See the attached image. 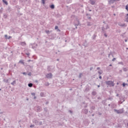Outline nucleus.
Wrapping results in <instances>:
<instances>
[{
	"label": "nucleus",
	"instance_id": "1",
	"mask_svg": "<svg viewBox=\"0 0 128 128\" xmlns=\"http://www.w3.org/2000/svg\"><path fill=\"white\" fill-rule=\"evenodd\" d=\"M106 84H108V86H114V82H112V81L106 82Z\"/></svg>",
	"mask_w": 128,
	"mask_h": 128
},
{
	"label": "nucleus",
	"instance_id": "2",
	"mask_svg": "<svg viewBox=\"0 0 128 128\" xmlns=\"http://www.w3.org/2000/svg\"><path fill=\"white\" fill-rule=\"evenodd\" d=\"M47 78H52V74H48L46 75Z\"/></svg>",
	"mask_w": 128,
	"mask_h": 128
},
{
	"label": "nucleus",
	"instance_id": "3",
	"mask_svg": "<svg viewBox=\"0 0 128 128\" xmlns=\"http://www.w3.org/2000/svg\"><path fill=\"white\" fill-rule=\"evenodd\" d=\"M115 112H116L117 114H122V111L120 110H115Z\"/></svg>",
	"mask_w": 128,
	"mask_h": 128
},
{
	"label": "nucleus",
	"instance_id": "4",
	"mask_svg": "<svg viewBox=\"0 0 128 128\" xmlns=\"http://www.w3.org/2000/svg\"><path fill=\"white\" fill-rule=\"evenodd\" d=\"M114 0H110L108 2V4H114Z\"/></svg>",
	"mask_w": 128,
	"mask_h": 128
},
{
	"label": "nucleus",
	"instance_id": "5",
	"mask_svg": "<svg viewBox=\"0 0 128 128\" xmlns=\"http://www.w3.org/2000/svg\"><path fill=\"white\" fill-rule=\"evenodd\" d=\"M20 44L21 46H26V42H21L20 43Z\"/></svg>",
	"mask_w": 128,
	"mask_h": 128
},
{
	"label": "nucleus",
	"instance_id": "6",
	"mask_svg": "<svg viewBox=\"0 0 128 128\" xmlns=\"http://www.w3.org/2000/svg\"><path fill=\"white\" fill-rule=\"evenodd\" d=\"M126 22H128V14H126Z\"/></svg>",
	"mask_w": 128,
	"mask_h": 128
},
{
	"label": "nucleus",
	"instance_id": "7",
	"mask_svg": "<svg viewBox=\"0 0 128 128\" xmlns=\"http://www.w3.org/2000/svg\"><path fill=\"white\" fill-rule=\"evenodd\" d=\"M19 62H20V64H24V60H20Z\"/></svg>",
	"mask_w": 128,
	"mask_h": 128
},
{
	"label": "nucleus",
	"instance_id": "8",
	"mask_svg": "<svg viewBox=\"0 0 128 128\" xmlns=\"http://www.w3.org/2000/svg\"><path fill=\"white\" fill-rule=\"evenodd\" d=\"M2 2H4V4L8 5V2H6V0H2Z\"/></svg>",
	"mask_w": 128,
	"mask_h": 128
},
{
	"label": "nucleus",
	"instance_id": "9",
	"mask_svg": "<svg viewBox=\"0 0 128 128\" xmlns=\"http://www.w3.org/2000/svg\"><path fill=\"white\" fill-rule=\"evenodd\" d=\"M119 26H126V24H119Z\"/></svg>",
	"mask_w": 128,
	"mask_h": 128
},
{
	"label": "nucleus",
	"instance_id": "10",
	"mask_svg": "<svg viewBox=\"0 0 128 128\" xmlns=\"http://www.w3.org/2000/svg\"><path fill=\"white\" fill-rule=\"evenodd\" d=\"M29 88H32V84L30 83L28 84Z\"/></svg>",
	"mask_w": 128,
	"mask_h": 128
},
{
	"label": "nucleus",
	"instance_id": "11",
	"mask_svg": "<svg viewBox=\"0 0 128 128\" xmlns=\"http://www.w3.org/2000/svg\"><path fill=\"white\" fill-rule=\"evenodd\" d=\"M50 8H54V5L52 4L50 6Z\"/></svg>",
	"mask_w": 128,
	"mask_h": 128
},
{
	"label": "nucleus",
	"instance_id": "12",
	"mask_svg": "<svg viewBox=\"0 0 128 128\" xmlns=\"http://www.w3.org/2000/svg\"><path fill=\"white\" fill-rule=\"evenodd\" d=\"M90 2H91V4H95L94 2L92 1V0H90Z\"/></svg>",
	"mask_w": 128,
	"mask_h": 128
},
{
	"label": "nucleus",
	"instance_id": "13",
	"mask_svg": "<svg viewBox=\"0 0 128 128\" xmlns=\"http://www.w3.org/2000/svg\"><path fill=\"white\" fill-rule=\"evenodd\" d=\"M42 2L43 4H46V0H42Z\"/></svg>",
	"mask_w": 128,
	"mask_h": 128
},
{
	"label": "nucleus",
	"instance_id": "14",
	"mask_svg": "<svg viewBox=\"0 0 128 128\" xmlns=\"http://www.w3.org/2000/svg\"><path fill=\"white\" fill-rule=\"evenodd\" d=\"M128 86V84H126L125 83L122 84V86Z\"/></svg>",
	"mask_w": 128,
	"mask_h": 128
},
{
	"label": "nucleus",
	"instance_id": "15",
	"mask_svg": "<svg viewBox=\"0 0 128 128\" xmlns=\"http://www.w3.org/2000/svg\"><path fill=\"white\" fill-rule=\"evenodd\" d=\"M46 34H50V30H46Z\"/></svg>",
	"mask_w": 128,
	"mask_h": 128
},
{
	"label": "nucleus",
	"instance_id": "16",
	"mask_svg": "<svg viewBox=\"0 0 128 128\" xmlns=\"http://www.w3.org/2000/svg\"><path fill=\"white\" fill-rule=\"evenodd\" d=\"M58 26H55V30H58Z\"/></svg>",
	"mask_w": 128,
	"mask_h": 128
},
{
	"label": "nucleus",
	"instance_id": "17",
	"mask_svg": "<svg viewBox=\"0 0 128 128\" xmlns=\"http://www.w3.org/2000/svg\"><path fill=\"white\" fill-rule=\"evenodd\" d=\"M34 125H30V128H34Z\"/></svg>",
	"mask_w": 128,
	"mask_h": 128
},
{
	"label": "nucleus",
	"instance_id": "18",
	"mask_svg": "<svg viewBox=\"0 0 128 128\" xmlns=\"http://www.w3.org/2000/svg\"><path fill=\"white\" fill-rule=\"evenodd\" d=\"M114 60H116V58H114L112 59V62H114Z\"/></svg>",
	"mask_w": 128,
	"mask_h": 128
},
{
	"label": "nucleus",
	"instance_id": "19",
	"mask_svg": "<svg viewBox=\"0 0 128 128\" xmlns=\"http://www.w3.org/2000/svg\"><path fill=\"white\" fill-rule=\"evenodd\" d=\"M16 83V81H14L12 83V84H15Z\"/></svg>",
	"mask_w": 128,
	"mask_h": 128
},
{
	"label": "nucleus",
	"instance_id": "20",
	"mask_svg": "<svg viewBox=\"0 0 128 128\" xmlns=\"http://www.w3.org/2000/svg\"><path fill=\"white\" fill-rule=\"evenodd\" d=\"M32 96H35L36 94L34 93H32Z\"/></svg>",
	"mask_w": 128,
	"mask_h": 128
},
{
	"label": "nucleus",
	"instance_id": "21",
	"mask_svg": "<svg viewBox=\"0 0 128 128\" xmlns=\"http://www.w3.org/2000/svg\"><path fill=\"white\" fill-rule=\"evenodd\" d=\"M99 78H100V80H102V76H100Z\"/></svg>",
	"mask_w": 128,
	"mask_h": 128
},
{
	"label": "nucleus",
	"instance_id": "22",
	"mask_svg": "<svg viewBox=\"0 0 128 128\" xmlns=\"http://www.w3.org/2000/svg\"><path fill=\"white\" fill-rule=\"evenodd\" d=\"M120 0H114V2H118Z\"/></svg>",
	"mask_w": 128,
	"mask_h": 128
},
{
	"label": "nucleus",
	"instance_id": "23",
	"mask_svg": "<svg viewBox=\"0 0 128 128\" xmlns=\"http://www.w3.org/2000/svg\"><path fill=\"white\" fill-rule=\"evenodd\" d=\"M5 38H8V36L7 35H5Z\"/></svg>",
	"mask_w": 128,
	"mask_h": 128
},
{
	"label": "nucleus",
	"instance_id": "24",
	"mask_svg": "<svg viewBox=\"0 0 128 128\" xmlns=\"http://www.w3.org/2000/svg\"><path fill=\"white\" fill-rule=\"evenodd\" d=\"M97 70H100V68H97Z\"/></svg>",
	"mask_w": 128,
	"mask_h": 128
},
{
	"label": "nucleus",
	"instance_id": "25",
	"mask_svg": "<svg viewBox=\"0 0 128 128\" xmlns=\"http://www.w3.org/2000/svg\"><path fill=\"white\" fill-rule=\"evenodd\" d=\"M82 76V74H80V78Z\"/></svg>",
	"mask_w": 128,
	"mask_h": 128
},
{
	"label": "nucleus",
	"instance_id": "26",
	"mask_svg": "<svg viewBox=\"0 0 128 128\" xmlns=\"http://www.w3.org/2000/svg\"><path fill=\"white\" fill-rule=\"evenodd\" d=\"M34 98H36V97L34 96Z\"/></svg>",
	"mask_w": 128,
	"mask_h": 128
},
{
	"label": "nucleus",
	"instance_id": "27",
	"mask_svg": "<svg viewBox=\"0 0 128 128\" xmlns=\"http://www.w3.org/2000/svg\"><path fill=\"white\" fill-rule=\"evenodd\" d=\"M112 66V64H110V66Z\"/></svg>",
	"mask_w": 128,
	"mask_h": 128
},
{
	"label": "nucleus",
	"instance_id": "28",
	"mask_svg": "<svg viewBox=\"0 0 128 128\" xmlns=\"http://www.w3.org/2000/svg\"><path fill=\"white\" fill-rule=\"evenodd\" d=\"M99 74H101L102 72H99Z\"/></svg>",
	"mask_w": 128,
	"mask_h": 128
},
{
	"label": "nucleus",
	"instance_id": "29",
	"mask_svg": "<svg viewBox=\"0 0 128 128\" xmlns=\"http://www.w3.org/2000/svg\"><path fill=\"white\" fill-rule=\"evenodd\" d=\"M28 62H30V60H28Z\"/></svg>",
	"mask_w": 128,
	"mask_h": 128
},
{
	"label": "nucleus",
	"instance_id": "30",
	"mask_svg": "<svg viewBox=\"0 0 128 128\" xmlns=\"http://www.w3.org/2000/svg\"><path fill=\"white\" fill-rule=\"evenodd\" d=\"M98 88H100V86H98Z\"/></svg>",
	"mask_w": 128,
	"mask_h": 128
},
{
	"label": "nucleus",
	"instance_id": "31",
	"mask_svg": "<svg viewBox=\"0 0 128 128\" xmlns=\"http://www.w3.org/2000/svg\"><path fill=\"white\" fill-rule=\"evenodd\" d=\"M58 30H59V31H60V30H59V29H58Z\"/></svg>",
	"mask_w": 128,
	"mask_h": 128
},
{
	"label": "nucleus",
	"instance_id": "32",
	"mask_svg": "<svg viewBox=\"0 0 128 128\" xmlns=\"http://www.w3.org/2000/svg\"><path fill=\"white\" fill-rule=\"evenodd\" d=\"M105 36H106V35L105 34Z\"/></svg>",
	"mask_w": 128,
	"mask_h": 128
}]
</instances>
